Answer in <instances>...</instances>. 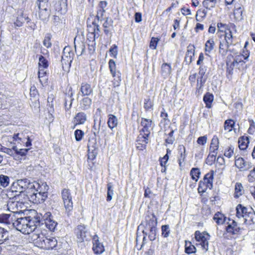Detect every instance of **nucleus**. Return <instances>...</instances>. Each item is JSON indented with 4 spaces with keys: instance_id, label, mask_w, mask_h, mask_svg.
Returning <instances> with one entry per match:
<instances>
[{
    "instance_id": "nucleus-41",
    "label": "nucleus",
    "mask_w": 255,
    "mask_h": 255,
    "mask_svg": "<svg viewBox=\"0 0 255 255\" xmlns=\"http://www.w3.org/2000/svg\"><path fill=\"white\" fill-rule=\"evenodd\" d=\"M196 249L194 246L192 245L190 242H186L185 246V252L188 254L196 252Z\"/></svg>"
},
{
    "instance_id": "nucleus-54",
    "label": "nucleus",
    "mask_w": 255,
    "mask_h": 255,
    "mask_svg": "<svg viewBox=\"0 0 255 255\" xmlns=\"http://www.w3.org/2000/svg\"><path fill=\"white\" fill-rule=\"evenodd\" d=\"M92 24L94 26V27L91 29V31L94 32V33H96V35H97V38H98L99 36V32H100V25L96 20H94L92 22Z\"/></svg>"
},
{
    "instance_id": "nucleus-60",
    "label": "nucleus",
    "mask_w": 255,
    "mask_h": 255,
    "mask_svg": "<svg viewBox=\"0 0 255 255\" xmlns=\"http://www.w3.org/2000/svg\"><path fill=\"white\" fill-rule=\"evenodd\" d=\"M89 31V33L87 34V40L89 41V43H91V41H93V42H95L96 38H97V35H96V33H94V32H90V29L89 28L88 29Z\"/></svg>"
},
{
    "instance_id": "nucleus-33",
    "label": "nucleus",
    "mask_w": 255,
    "mask_h": 255,
    "mask_svg": "<svg viewBox=\"0 0 255 255\" xmlns=\"http://www.w3.org/2000/svg\"><path fill=\"white\" fill-rule=\"evenodd\" d=\"M88 151L91 150H97V138L95 136H91L89 138L88 144Z\"/></svg>"
},
{
    "instance_id": "nucleus-5",
    "label": "nucleus",
    "mask_w": 255,
    "mask_h": 255,
    "mask_svg": "<svg viewBox=\"0 0 255 255\" xmlns=\"http://www.w3.org/2000/svg\"><path fill=\"white\" fill-rule=\"evenodd\" d=\"M62 198L64 203L67 215H70V212L73 209V202L72 201V196L69 189L64 188L61 192Z\"/></svg>"
},
{
    "instance_id": "nucleus-30",
    "label": "nucleus",
    "mask_w": 255,
    "mask_h": 255,
    "mask_svg": "<svg viewBox=\"0 0 255 255\" xmlns=\"http://www.w3.org/2000/svg\"><path fill=\"white\" fill-rule=\"evenodd\" d=\"M9 240V233L3 228L0 227V245Z\"/></svg>"
},
{
    "instance_id": "nucleus-58",
    "label": "nucleus",
    "mask_w": 255,
    "mask_h": 255,
    "mask_svg": "<svg viewBox=\"0 0 255 255\" xmlns=\"http://www.w3.org/2000/svg\"><path fill=\"white\" fill-rule=\"evenodd\" d=\"M109 67L111 74H114L117 72L116 71V62L113 59H110L109 60Z\"/></svg>"
},
{
    "instance_id": "nucleus-6",
    "label": "nucleus",
    "mask_w": 255,
    "mask_h": 255,
    "mask_svg": "<svg viewBox=\"0 0 255 255\" xmlns=\"http://www.w3.org/2000/svg\"><path fill=\"white\" fill-rule=\"evenodd\" d=\"M27 219V234L33 232L41 224L40 217L36 215L34 217L27 216L26 217Z\"/></svg>"
},
{
    "instance_id": "nucleus-29",
    "label": "nucleus",
    "mask_w": 255,
    "mask_h": 255,
    "mask_svg": "<svg viewBox=\"0 0 255 255\" xmlns=\"http://www.w3.org/2000/svg\"><path fill=\"white\" fill-rule=\"evenodd\" d=\"M20 215L21 214L19 212L17 211L11 212L10 214H8V216H9L8 218L9 220L10 225L13 227L14 226L15 222H16L17 220H18L20 217Z\"/></svg>"
},
{
    "instance_id": "nucleus-2",
    "label": "nucleus",
    "mask_w": 255,
    "mask_h": 255,
    "mask_svg": "<svg viewBox=\"0 0 255 255\" xmlns=\"http://www.w3.org/2000/svg\"><path fill=\"white\" fill-rule=\"evenodd\" d=\"M236 210V216L238 218H243L245 224L251 225L255 223V212L253 208L248 209L239 204L237 206Z\"/></svg>"
},
{
    "instance_id": "nucleus-8",
    "label": "nucleus",
    "mask_w": 255,
    "mask_h": 255,
    "mask_svg": "<svg viewBox=\"0 0 255 255\" xmlns=\"http://www.w3.org/2000/svg\"><path fill=\"white\" fill-rule=\"evenodd\" d=\"M235 165L241 172L248 171L253 166L252 162L246 161L243 157H239L238 155L235 156Z\"/></svg>"
},
{
    "instance_id": "nucleus-56",
    "label": "nucleus",
    "mask_w": 255,
    "mask_h": 255,
    "mask_svg": "<svg viewBox=\"0 0 255 255\" xmlns=\"http://www.w3.org/2000/svg\"><path fill=\"white\" fill-rule=\"evenodd\" d=\"M84 134V133L83 131L81 129H76L74 132L76 140L77 141H80L82 139Z\"/></svg>"
},
{
    "instance_id": "nucleus-1",
    "label": "nucleus",
    "mask_w": 255,
    "mask_h": 255,
    "mask_svg": "<svg viewBox=\"0 0 255 255\" xmlns=\"http://www.w3.org/2000/svg\"><path fill=\"white\" fill-rule=\"evenodd\" d=\"M32 239L35 246L44 250H53L57 245V241L55 238H47L43 234H34Z\"/></svg>"
},
{
    "instance_id": "nucleus-42",
    "label": "nucleus",
    "mask_w": 255,
    "mask_h": 255,
    "mask_svg": "<svg viewBox=\"0 0 255 255\" xmlns=\"http://www.w3.org/2000/svg\"><path fill=\"white\" fill-rule=\"evenodd\" d=\"M241 229L239 227L227 226L226 227V232L231 235H236L240 232Z\"/></svg>"
},
{
    "instance_id": "nucleus-37",
    "label": "nucleus",
    "mask_w": 255,
    "mask_h": 255,
    "mask_svg": "<svg viewBox=\"0 0 255 255\" xmlns=\"http://www.w3.org/2000/svg\"><path fill=\"white\" fill-rule=\"evenodd\" d=\"M9 182L10 179L8 176L3 174L0 175V185L1 186L5 188L9 185Z\"/></svg>"
},
{
    "instance_id": "nucleus-40",
    "label": "nucleus",
    "mask_w": 255,
    "mask_h": 255,
    "mask_svg": "<svg viewBox=\"0 0 255 255\" xmlns=\"http://www.w3.org/2000/svg\"><path fill=\"white\" fill-rule=\"evenodd\" d=\"M200 174L201 172L198 168H192L190 173L192 179L196 182L198 181Z\"/></svg>"
},
{
    "instance_id": "nucleus-25",
    "label": "nucleus",
    "mask_w": 255,
    "mask_h": 255,
    "mask_svg": "<svg viewBox=\"0 0 255 255\" xmlns=\"http://www.w3.org/2000/svg\"><path fill=\"white\" fill-rule=\"evenodd\" d=\"M20 184L19 183L18 180H16L14 181L10 186V190L12 192L15 193H19V194H15L14 195H19V197L23 195V192L22 190H21V188L20 186Z\"/></svg>"
},
{
    "instance_id": "nucleus-23",
    "label": "nucleus",
    "mask_w": 255,
    "mask_h": 255,
    "mask_svg": "<svg viewBox=\"0 0 255 255\" xmlns=\"http://www.w3.org/2000/svg\"><path fill=\"white\" fill-rule=\"evenodd\" d=\"M35 184L36 185H34L35 187L33 188L32 191L33 190H35L36 191L42 193V194H46L48 197V191L49 190V186L47 185L46 182H41V184H40L38 182L35 181ZM34 185H35L34 184Z\"/></svg>"
},
{
    "instance_id": "nucleus-26",
    "label": "nucleus",
    "mask_w": 255,
    "mask_h": 255,
    "mask_svg": "<svg viewBox=\"0 0 255 255\" xmlns=\"http://www.w3.org/2000/svg\"><path fill=\"white\" fill-rule=\"evenodd\" d=\"M249 143V137L248 136H242L239 138V147L241 150H246Z\"/></svg>"
},
{
    "instance_id": "nucleus-19",
    "label": "nucleus",
    "mask_w": 255,
    "mask_h": 255,
    "mask_svg": "<svg viewBox=\"0 0 255 255\" xmlns=\"http://www.w3.org/2000/svg\"><path fill=\"white\" fill-rule=\"evenodd\" d=\"M19 195H14L12 198H9L7 202V209L10 211H18L17 202V199H19Z\"/></svg>"
},
{
    "instance_id": "nucleus-10",
    "label": "nucleus",
    "mask_w": 255,
    "mask_h": 255,
    "mask_svg": "<svg viewBox=\"0 0 255 255\" xmlns=\"http://www.w3.org/2000/svg\"><path fill=\"white\" fill-rule=\"evenodd\" d=\"M75 233L79 242H83L89 239L88 229L84 225H78L75 229Z\"/></svg>"
},
{
    "instance_id": "nucleus-22",
    "label": "nucleus",
    "mask_w": 255,
    "mask_h": 255,
    "mask_svg": "<svg viewBox=\"0 0 255 255\" xmlns=\"http://www.w3.org/2000/svg\"><path fill=\"white\" fill-rule=\"evenodd\" d=\"M49 7H38L39 9V17L43 21H47L50 15L51 9L48 8Z\"/></svg>"
},
{
    "instance_id": "nucleus-49",
    "label": "nucleus",
    "mask_w": 255,
    "mask_h": 255,
    "mask_svg": "<svg viewBox=\"0 0 255 255\" xmlns=\"http://www.w3.org/2000/svg\"><path fill=\"white\" fill-rule=\"evenodd\" d=\"M215 42L213 39H209L205 44V50L210 52L214 48Z\"/></svg>"
},
{
    "instance_id": "nucleus-34",
    "label": "nucleus",
    "mask_w": 255,
    "mask_h": 255,
    "mask_svg": "<svg viewBox=\"0 0 255 255\" xmlns=\"http://www.w3.org/2000/svg\"><path fill=\"white\" fill-rule=\"evenodd\" d=\"M24 13L22 11L18 12L17 16L14 24L15 26L21 27L22 26L24 22Z\"/></svg>"
},
{
    "instance_id": "nucleus-27",
    "label": "nucleus",
    "mask_w": 255,
    "mask_h": 255,
    "mask_svg": "<svg viewBox=\"0 0 255 255\" xmlns=\"http://www.w3.org/2000/svg\"><path fill=\"white\" fill-rule=\"evenodd\" d=\"M87 120V116L84 112H79L77 113L75 117L76 124L73 128L77 125L83 124Z\"/></svg>"
},
{
    "instance_id": "nucleus-61",
    "label": "nucleus",
    "mask_w": 255,
    "mask_h": 255,
    "mask_svg": "<svg viewBox=\"0 0 255 255\" xmlns=\"http://www.w3.org/2000/svg\"><path fill=\"white\" fill-rule=\"evenodd\" d=\"M217 27L220 31H223L224 30L225 34H226V31L228 32L229 30H231L229 25L221 22L217 24Z\"/></svg>"
},
{
    "instance_id": "nucleus-53",
    "label": "nucleus",
    "mask_w": 255,
    "mask_h": 255,
    "mask_svg": "<svg viewBox=\"0 0 255 255\" xmlns=\"http://www.w3.org/2000/svg\"><path fill=\"white\" fill-rule=\"evenodd\" d=\"M107 5L108 2L105 0L101 1L99 2V6L100 9H99V11L101 12V17H103L104 13L105 12L106 10L105 8L107 6Z\"/></svg>"
},
{
    "instance_id": "nucleus-50",
    "label": "nucleus",
    "mask_w": 255,
    "mask_h": 255,
    "mask_svg": "<svg viewBox=\"0 0 255 255\" xmlns=\"http://www.w3.org/2000/svg\"><path fill=\"white\" fill-rule=\"evenodd\" d=\"M161 234L164 238L169 237L170 233L169 226L168 225H164L161 226Z\"/></svg>"
},
{
    "instance_id": "nucleus-51",
    "label": "nucleus",
    "mask_w": 255,
    "mask_h": 255,
    "mask_svg": "<svg viewBox=\"0 0 255 255\" xmlns=\"http://www.w3.org/2000/svg\"><path fill=\"white\" fill-rule=\"evenodd\" d=\"M235 122L232 120H227L224 123V128L225 130L231 131L233 128Z\"/></svg>"
},
{
    "instance_id": "nucleus-63",
    "label": "nucleus",
    "mask_w": 255,
    "mask_h": 255,
    "mask_svg": "<svg viewBox=\"0 0 255 255\" xmlns=\"http://www.w3.org/2000/svg\"><path fill=\"white\" fill-rule=\"evenodd\" d=\"M109 51L111 56L116 58L118 55V46L116 44L113 45L110 48Z\"/></svg>"
},
{
    "instance_id": "nucleus-31",
    "label": "nucleus",
    "mask_w": 255,
    "mask_h": 255,
    "mask_svg": "<svg viewBox=\"0 0 255 255\" xmlns=\"http://www.w3.org/2000/svg\"><path fill=\"white\" fill-rule=\"evenodd\" d=\"M108 120V127L111 128L113 129L115 127H117L118 125V119L114 115L110 114L109 116Z\"/></svg>"
},
{
    "instance_id": "nucleus-55",
    "label": "nucleus",
    "mask_w": 255,
    "mask_h": 255,
    "mask_svg": "<svg viewBox=\"0 0 255 255\" xmlns=\"http://www.w3.org/2000/svg\"><path fill=\"white\" fill-rule=\"evenodd\" d=\"M207 79V76H200L197 80V86L203 87Z\"/></svg>"
},
{
    "instance_id": "nucleus-4",
    "label": "nucleus",
    "mask_w": 255,
    "mask_h": 255,
    "mask_svg": "<svg viewBox=\"0 0 255 255\" xmlns=\"http://www.w3.org/2000/svg\"><path fill=\"white\" fill-rule=\"evenodd\" d=\"M74 54L70 47H65L63 51V55L62 56L61 63L63 69L69 68L71 66V64L73 60Z\"/></svg>"
},
{
    "instance_id": "nucleus-15",
    "label": "nucleus",
    "mask_w": 255,
    "mask_h": 255,
    "mask_svg": "<svg viewBox=\"0 0 255 255\" xmlns=\"http://www.w3.org/2000/svg\"><path fill=\"white\" fill-rule=\"evenodd\" d=\"M27 219L26 217H20L16 222H15L14 226L13 227L15 228L17 231H20L24 234H27Z\"/></svg>"
},
{
    "instance_id": "nucleus-28",
    "label": "nucleus",
    "mask_w": 255,
    "mask_h": 255,
    "mask_svg": "<svg viewBox=\"0 0 255 255\" xmlns=\"http://www.w3.org/2000/svg\"><path fill=\"white\" fill-rule=\"evenodd\" d=\"M214 100V96L212 94L207 92L203 97V101L206 104V107L210 109L212 107V104Z\"/></svg>"
},
{
    "instance_id": "nucleus-44",
    "label": "nucleus",
    "mask_w": 255,
    "mask_h": 255,
    "mask_svg": "<svg viewBox=\"0 0 255 255\" xmlns=\"http://www.w3.org/2000/svg\"><path fill=\"white\" fill-rule=\"evenodd\" d=\"M114 195L113 187L112 183H109L107 184V201L110 202L112 200L113 195Z\"/></svg>"
},
{
    "instance_id": "nucleus-12",
    "label": "nucleus",
    "mask_w": 255,
    "mask_h": 255,
    "mask_svg": "<svg viewBox=\"0 0 255 255\" xmlns=\"http://www.w3.org/2000/svg\"><path fill=\"white\" fill-rule=\"evenodd\" d=\"M157 218L155 215L152 214L151 217L149 216H147L145 222L141 223L138 227V228L143 227L146 230L157 229Z\"/></svg>"
},
{
    "instance_id": "nucleus-57",
    "label": "nucleus",
    "mask_w": 255,
    "mask_h": 255,
    "mask_svg": "<svg viewBox=\"0 0 255 255\" xmlns=\"http://www.w3.org/2000/svg\"><path fill=\"white\" fill-rule=\"evenodd\" d=\"M153 107V103L150 98H147L144 99V108L145 111H149L152 109Z\"/></svg>"
},
{
    "instance_id": "nucleus-11",
    "label": "nucleus",
    "mask_w": 255,
    "mask_h": 255,
    "mask_svg": "<svg viewBox=\"0 0 255 255\" xmlns=\"http://www.w3.org/2000/svg\"><path fill=\"white\" fill-rule=\"evenodd\" d=\"M29 200L34 204H40L43 203L47 196L46 194H42L33 190L30 191V193H28L26 196Z\"/></svg>"
},
{
    "instance_id": "nucleus-62",
    "label": "nucleus",
    "mask_w": 255,
    "mask_h": 255,
    "mask_svg": "<svg viewBox=\"0 0 255 255\" xmlns=\"http://www.w3.org/2000/svg\"><path fill=\"white\" fill-rule=\"evenodd\" d=\"M114 21L111 18L106 17L105 21L103 24L104 28H108L110 27H113Z\"/></svg>"
},
{
    "instance_id": "nucleus-24",
    "label": "nucleus",
    "mask_w": 255,
    "mask_h": 255,
    "mask_svg": "<svg viewBox=\"0 0 255 255\" xmlns=\"http://www.w3.org/2000/svg\"><path fill=\"white\" fill-rule=\"evenodd\" d=\"M93 89L90 84L82 83L80 87V92L82 96H88L93 93Z\"/></svg>"
},
{
    "instance_id": "nucleus-9",
    "label": "nucleus",
    "mask_w": 255,
    "mask_h": 255,
    "mask_svg": "<svg viewBox=\"0 0 255 255\" xmlns=\"http://www.w3.org/2000/svg\"><path fill=\"white\" fill-rule=\"evenodd\" d=\"M210 236L205 232L201 233L199 231H196L195 233V238L197 242H200V244L203 248L206 251L208 250L209 243L208 240H209Z\"/></svg>"
},
{
    "instance_id": "nucleus-35",
    "label": "nucleus",
    "mask_w": 255,
    "mask_h": 255,
    "mask_svg": "<svg viewBox=\"0 0 255 255\" xmlns=\"http://www.w3.org/2000/svg\"><path fill=\"white\" fill-rule=\"evenodd\" d=\"M92 104V100L88 98L85 97L83 98L81 103V108L83 110H86L90 108Z\"/></svg>"
},
{
    "instance_id": "nucleus-14",
    "label": "nucleus",
    "mask_w": 255,
    "mask_h": 255,
    "mask_svg": "<svg viewBox=\"0 0 255 255\" xmlns=\"http://www.w3.org/2000/svg\"><path fill=\"white\" fill-rule=\"evenodd\" d=\"M44 223L45 226L50 231H54L57 225V223L53 219L50 212H47L44 216Z\"/></svg>"
},
{
    "instance_id": "nucleus-47",
    "label": "nucleus",
    "mask_w": 255,
    "mask_h": 255,
    "mask_svg": "<svg viewBox=\"0 0 255 255\" xmlns=\"http://www.w3.org/2000/svg\"><path fill=\"white\" fill-rule=\"evenodd\" d=\"M243 186L241 183H237L235 185L234 197L236 198H239L242 195Z\"/></svg>"
},
{
    "instance_id": "nucleus-39",
    "label": "nucleus",
    "mask_w": 255,
    "mask_h": 255,
    "mask_svg": "<svg viewBox=\"0 0 255 255\" xmlns=\"http://www.w3.org/2000/svg\"><path fill=\"white\" fill-rule=\"evenodd\" d=\"M171 71V67L170 64L168 63H163L161 66L162 74L165 76L170 75Z\"/></svg>"
},
{
    "instance_id": "nucleus-16",
    "label": "nucleus",
    "mask_w": 255,
    "mask_h": 255,
    "mask_svg": "<svg viewBox=\"0 0 255 255\" xmlns=\"http://www.w3.org/2000/svg\"><path fill=\"white\" fill-rule=\"evenodd\" d=\"M152 121L146 118H142L141 126L142 128L140 130V133L143 132L142 135L149 137L150 133L149 128L151 126Z\"/></svg>"
},
{
    "instance_id": "nucleus-59",
    "label": "nucleus",
    "mask_w": 255,
    "mask_h": 255,
    "mask_svg": "<svg viewBox=\"0 0 255 255\" xmlns=\"http://www.w3.org/2000/svg\"><path fill=\"white\" fill-rule=\"evenodd\" d=\"M35 4L38 7H49V0H36Z\"/></svg>"
},
{
    "instance_id": "nucleus-7",
    "label": "nucleus",
    "mask_w": 255,
    "mask_h": 255,
    "mask_svg": "<svg viewBox=\"0 0 255 255\" xmlns=\"http://www.w3.org/2000/svg\"><path fill=\"white\" fill-rule=\"evenodd\" d=\"M18 180L20 184V186L21 188V190H22L23 192V196H27L28 193H30L31 191H32L33 188L35 187L34 186V184L37 186L35 181L28 178H23Z\"/></svg>"
},
{
    "instance_id": "nucleus-45",
    "label": "nucleus",
    "mask_w": 255,
    "mask_h": 255,
    "mask_svg": "<svg viewBox=\"0 0 255 255\" xmlns=\"http://www.w3.org/2000/svg\"><path fill=\"white\" fill-rule=\"evenodd\" d=\"M51 38L52 35L50 33H46L45 34L44 40L43 41V44L47 48L51 47L52 46V43L51 42Z\"/></svg>"
},
{
    "instance_id": "nucleus-38",
    "label": "nucleus",
    "mask_w": 255,
    "mask_h": 255,
    "mask_svg": "<svg viewBox=\"0 0 255 255\" xmlns=\"http://www.w3.org/2000/svg\"><path fill=\"white\" fill-rule=\"evenodd\" d=\"M213 219L218 225L223 224L225 221L224 215L220 212H217L215 214Z\"/></svg>"
},
{
    "instance_id": "nucleus-21",
    "label": "nucleus",
    "mask_w": 255,
    "mask_h": 255,
    "mask_svg": "<svg viewBox=\"0 0 255 255\" xmlns=\"http://www.w3.org/2000/svg\"><path fill=\"white\" fill-rule=\"evenodd\" d=\"M98 238L96 236L93 238V250L96 254H101L105 251V248L103 245L99 242Z\"/></svg>"
},
{
    "instance_id": "nucleus-48",
    "label": "nucleus",
    "mask_w": 255,
    "mask_h": 255,
    "mask_svg": "<svg viewBox=\"0 0 255 255\" xmlns=\"http://www.w3.org/2000/svg\"><path fill=\"white\" fill-rule=\"evenodd\" d=\"M12 149L14 151V154H16V155H19L21 156H25L26 154L28 151L29 150V148H21L18 149L17 146L15 145L12 146Z\"/></svg>"
},
{
    "instance_id": "nucleus-18",
    "label": "nucleus",
    "mask_w": 255,
    "mask_h": 255,
    "mask_svg": "<svg viewBox=\"0 0 255 255\" xmlns=\"http://www.w3.org/2000/svg\"><path fill=\"white\" fill-rule=\"evenodd\" d=\"M73 92H72V88L70 87L68 90V93L65 94L64 98V106L66 111L69 110L71 107L73 101H74Z\"/></svg>"
},
{
    "instance_id": "nucleus-36",
    "label": "nucleus",
    "mask_w": 255,
    "mask_h": 255,
    "mask_svg": "<svg viewBox=\"0 0 255 255\" xmlns=\"http://www.w3.org/2000/svg\"><path fill=\"white\" fill-rule=\"evenodd\" d=\"M45 69L39 68L38 78L41 84H43V83H45L47 80V78L46 76V71L45 70Z\"/></svg>"
},
{
    "instance_id": "nucleus-52",
    "label": "nucleus",
    "mask_w": 255,
    "mask_h": 255,
    "mask_svg": "<svg viewBox=\"0 0 255 255\" xmlns=\"http://www.w3.org/2000/svg\"><path fill=\"white\" fill-rule=\"evenodd\" d=\"M8 214H2L0 215V223L10 225Z\"/></svg>"
},
{
    "instance_id": "nucleus-32",
    "label": "nucleus",
    "mask_w": 255,
    "mask_h": 255,
    "mask_svg": "<svg viewBox=\"0 0 255 255\" xmlns=\"http://www.w3.org/2000/svg\"><path fill=\"white\" fill-rule=\"evenodd\" d=\"M112 76L114 77L113 81V85L114 87H119L121 83V73L119 71L112 74Z\"/></svg>"
},
{
    "instance_id": "nucleus-43",
    "label": "nucleus",
    "mask_w": 255,
    "mask_h": 255,
    "mask_svg": "<svg viewBox=\"0 0 255 255\" xmlns=\"http://www.w3.org/2000/svg\"><path fill=\"white\" fill-rule=\"evenodd\" d=\"M178 162L180 170H182L184 166V161L186 157V152L178 153Z\"/></svg>"
},
{
    "instance_id": "nucleus-46",
    "label": "nucleus",
    "mask_w": 255,
    "mask_h": 255,
    "mask_svg": "<svg viewBox=\"0 0 255 255\" xmlns=\"http://www.w3.org/2000/svg\"><path fill=\"white\" fill-rule=\"evenodd\" d=\"M38 66L40 68H47L48 67L47 60L42 55H40L39 57Z\"/></svg>"
},
{
    "instance_id": "nucleus-64",
    "label": "nucleus",
    "mask_w": 255,
    "mask_h": 255,
    "mask_svg": "<svg viewBox=\"0 0 255 255\" xmlns=\"http://www.w3.org/2000/svg\"><path fill=\"white\" fill-rule=\"evenodd\" d=\"M248 179L249 182H253L255 181V167L250 171L248 176Z\"/></svg>"
},
{
    "instance_id": "nucleus-13",
    "label": "nucleus",
    "mask_w": 255,
    "mask_h": 255,
    "mask_svg": "<svg viewBox=\"0 0 255 255\" xmlns=\"http://www.w3.org/2000/svg\"><path fill=\"white\" fill-rule=\"evenodd\" d=\"M52 4L54 10L58 13H65L67 10V0H54Z\"/></svg>"
},
{
    "instance_id": "nucleus-17",
    "label": "nucleus",
    "mask_w": 255,
    "mask_h": 255,
    "mask_svg": "<svg viewBox=\"0 0 255 255\" xmlns=\"http://www.w3.org/2000/svg\"><path fill=\"white\" fill-rule=\"evenodd\" d=\"M148 137L142 135V133H140L136 140V148L140 150L145 149L146 147V144L148 142Z\"/></svg>"
},
{
    "instance_id": "nucleus-20",
    "label": "nucleus",
    "mask_w": 255,
    "mask_h": 255,
    "mask_svg": "<svg viewBox=\"0 0 255 255\" xmlns=\"http://www.w3.org/2000/svg\"><path fill=\"white\" fill-rule=\"evenodd\" d=\"M214 177V171L210 170V172L206 173L203 179V181L206 184V187L210 189L213 188V182Z\"/></svg>"
},
{
    "instance_id": "nucleus-3",
    "label": "nucleus",
    "mask_w": 255,
    "mask_h": 255,
    "mask_svg": "<svg viewBox=\"0 0 255 255\" xmlns=\"http://www.w3.org/2000/svg\"><path fill=\"white\" fill-rule=\"evenodd\" d=\"M233 36L231 30L226 31L224 38L220 37L219 52L223 56H225L228 52V49L233 44Z\"/></svg>"
}]
</instances>
